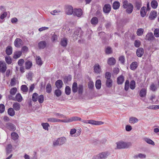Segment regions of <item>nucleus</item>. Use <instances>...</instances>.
Segmentation results:
<instances>
[{
	"mask_svg": "<svg viewBox=\"0 0 159 159\" xmlns=\"http://www.w3.org/2000/svg\"><path fill=\"white\" fill-rule=\"evenodd\" d=\"M122 7L123 9H126V12L128 14L131 13L134 9L133 5L129 2L127 0H123L122 1Z\"/></svg>",
	"mask_w": 159,
	"mask_h": 159,
	"instance_id": "nucleus-1",
	"label": "nucleus"
},
{
	"mask_svg": "<svg viewBox=\"0 0 159 159\" xmlns=\"http://www.w3.org/2000/svg\"><path fill=\"white\" fill-rule=\"evenodd\" d=\"M116 144L117 148L118 149L128 148L132 145L131 143L130 142H119L117 143Z\"/></svg>",
	"mask_w": 159,
	"mask_h": 159,
	"instance_id": "nucleus-2",
	"label": "nucleus"
},
{
	"mask_svg": "<svg viewBox=\"0 0 159 159\" xmlns=\"http://www.w3.org/2000/svg\"><path fill=\"white\" fill-rule=\"evenodd\" d=\"M109 155V153L108 152H103L96 156H94L93 159H105Z\"/></svg>",
	"mask_w": 159,
	"mask_h": 159,
	"instance_id": "nucleus-3",
	"label": "nucleus"
},
{
	"mask_svg": "<svg viewBox=\"0 0 159 159\" xmlns=\"http://www.w3.org/2000/svg\"><path fill=\"white\" fill-rule=\"evenodd\" d=\"M83 33V32L82 31L81 29L80 28H77L75 29V32H74L73 38H74V39H77V37L78 36L79 37H81V36L82 35Z\"/></svg>",
	"mask_w": 159,
	"mask_h": 159,
	"instance_id": "nucleus-4",
	"label": "nucleus"
},
{
	"mask_svg": "<svg viewBox=\"0 0 159 159\" xmlns=\"http://www.w3.org/2000/svg\"><path fill=\"white\" fill-rule=\"evenodd\" d=\"M7 69V65L4 62L0 61V72L4 73Z\"/></svg>",
	"mask_w": 159,
	"mask_h": 159,
	"instance_id": "nucleus-5",
	"label": "nucleus"
},
{
	"mask_svg": "<svg viewBox=\"0 0 159 159\" xmlns=\"http://www.w3.org/2000/svg\"><path fill=\"white\" fill-rule=\"evenodd\" d=\"M83 12L81 8L75 9L74 10L73 15L77 17H80L82 15Z\"/></svg>",
	"mask_w": 159,
	"mask_h": 159,
	"instance_id": "nucleus-6",
	"label": "nucleus"
},
{
	"mask_svg": "<svg viewBox=\"0 0 159 159\" xmlns=\"http://www.w3.org/2000/svg\"><path fill=\"white\" fill-rule=\"evenodd\" d=\"M6 127L8 129L11 131H14L16 129L15 125L11 123H7L6 124Z\"/></svg>",
	"mask_w": 159,
	"mask_h": 159,
	"instance_id": "nucleus-7",
	"label": "nucleus"
},
{
	"mask_svg": "<svg viewBox=\"0 0 159 159\" xmlns=\"http://www.w3.org/2000/svg\"><path fill=\"white\" fill-rule=\"evenodd\" d=\"M22 40L20 38H17L16 39L14 42L15 46L17 48H19L22 45Z\"/></svg>",
	"mask_w": 159,
	"mask_h": 159,
	"instance_id": "nucleus-8",
	"label": "nucleus"
},
{
	"mask_svg": "<svg viewBox=\"0 0 159 159\" xmlns=\"http://www.w3.org/2000/svg\"><path fill=\"white\" fill-rule=\"evenodd\" d=\"M155 39L154 36L152 32L148 33L145 36V39L148 41H152Z\"/></svg>",
	"mask_w": 159,
	"mask_h": 159,
	"instance_id": "nucleus-9",
	"label": "nucleus"
},
{
	"mask_svg": "<svg viewBox=\"0 0 159 159\" xmlns=\"http://www.w3.org/2000/svg\"><path fill=\"white\" fill-rule=\"evenodd\" d=\"M111 9V7L109 4H106L104 5L103 10L104 13H109Z\"/></svg>",
	"mask_w": 159,
	"mask_h": 159,
	"instance_id": "nucleus-10",
	"label": "nucleus"
},
{
	"mask_svg": "<svg viewBox=\"0 0 159 159\" xmlns=\"http://www.w3.org/2000/svg\"><path fill=\"white\" fill-rule=\"evenodd\" d=\"M73 7L70 6L66 7V13L68 15H71L72 14H73Z\"/></svg>",
	"mask_w": 159,
	"mask_h": 159,
	"instance_id": "nucleus-11",
	"label": "nucleus"
},
{
	"mask_svg": "<svg viewBox=\"0 0 159 159\" xmlns=\"http://www.w3.org/2000/svg\"><path fill=\"white\" fill-rule=\"evenodd\" d=\"M88 123L94 125H100L103 124L104 123L101 121H97L90 120H89Z\"/></svg>",
	"mask_w": 159,
	"mask_h": 159,
	"instance_id": "nucleus-12",
	"label": "nucleus"
},
{
	"mask_svg": "<svg viewBox=\"0 0 159 159\" xmlns=\"http://www.w3.org/2000/svg\"><path fill=\"white\" fill-rule=\"evenodd\" d=\"M47 46V43L45 41H40L38 44V47L39 49H43Z\"/></svg>",
	"mask_w": 159,
	"mask_h": 159,
	"instance_id": "nucleus-13",
	"label": "nucleus"
},
{
	"mask_svg": "<svg viewBox=\"0 0 159 159\" xmlns=\"http://www.w3.org/2000/svg\"><path fill=\"white\" fill-rule=\"evenodd\" d=\"M136 55L139 57H141L144 53V50L143 48H139L136 51Z\"/></svg>",
	"mask_w": 159,
	"mask_h": 159,
	"instance_id": "nucleus-14",
	"label": "nucleus"
},
{
	"mask_svg": "<svg viewBox=\"0 0 159 159\" xmlns=\"http://www.w3.org/2000/svg\"><path fill=\"white\" fill-rule=\"evenodd\" d=\"M107 63L110 66H113L115 64L116 60L113 57H110L108 59Z\"/></svg>",
	"mask_w": 159,
	"mask_h": 159,
	"instance_id": "nucleus-15",
	"label": "nucleus"
},
{
	"mask_svg": "<svg viewBox=\"0 0 159 159\" xmlns=\"http://www.w3.org/2000/svg\"><path fill=\"white\" fill-rule=\"evenodd\" d=\"M68 40L67 38H64L61 39L60 43L61 45L63 47H66L67 44Z\"/></svg>",
	"mask_w": 159,
	"mask_h": 159,
	"instance_id": "nucleus-16",
	"label": "nucleus"
},
{
	"mask_svg": "<svg viewBox=\"0 0 159 159\" xmlns=\"http://www.w3.org/2000/svg\"><path fill=\"white\" fill-rule=\"evenodd\" d=\"M94 70L95 73L97 74L100 73L101 71V69L100 65L98 64H96L94 65Z\"/></svg>",
	"mask_w": 159,
	"mask_h": 159,
	"instance_id": "nucleus-17",
	"label": "nucleus"
},
{
	"mask_svg": "<svg viewBox=\"0 0 159 159\" xmlns=\"http://www.w3.org/2000/svg\"><path fill=\"white\" fill-rule=\"evenodd\" d=\"M157 12L155 11H152L150 14L149 18L151 20H154L157 16Z\"/></svg>",
	"mask_w": 159,
	"mask_h": 159,
	"instance_id": "nucleus-18",
	"label": "nucleus"
},
{
	"mask_svg": "<svg viewBox=\"0 0 159 159\" xmlns=\"http://www.w3.org/2000/svg\"><path fill=\"white\" fill-rule=\"evenodd\" d=\"M63 85V82L61 80H57L55 83V85L56 87L58 89H61Z\"/></svg>",
	"mask_w": 159,
	"mask_h": 159,
	"instance_id": "nucleus-19",
	"label": "nucleus"
},
{
	"mask_svg": "<svg viewBox=\"0 0 159 159\" xmlns=\"http://www.w3.org/2000/svg\"><path fill=\"white\" fill-rule=\"evenodd\" d=\"M124 81V77L122 75L119 76L117 79V83L118 84H122Z\"/></svg>",
	"mask_w": 159,
	"mask_h": 159,
	"instance_id": "nucleus-20",
	"label": "nucleus"
},
{
	"mask_svg": "<svg viewBox=\"0 0 159 159\" xmlns=\"http://www.w3.org/2000/svg\"><path fill=\"white\" fill-rule=\"evenodd\" d=\"M146 7H143L140 11V15L141 17H143L146 15L147 13Z\"/></svg>",
	"mask_w": 159,
	"mask_h": 159,
	"instance_id": "nucleus-21",
	"label": "nucleus"
},
{
	"mask_svg": "<svg viewBox=\"0 0 159 159\" xmlns=\"http://www.w3.org/2000/svg\"><path fill=\"white\" fill-rule=\"evenodd\" d=\"M64 82L65 84H67L69 81H70L72 79L71 75H69L63 77Z\"/></svg>",
	"mask_w": 159,
	"mask_h": 159,
	"instance_id": "nucleus-22",
	"label": "nucleus"
},
{
	"mask_svg": "<svg viewBox=\"0 0 159 159\" xmlns=\"http://www.w3.org/2000/svg\"><path fill=\"white\" fill-rule=\"evenodd\" d=\"M147 89L145 88L142 89L139 93V96L141 97H144L146 96Z\"/></svg>",
	"mask_w": 159,
	"mask_h": 159,
	"instance_id": "nucleus-23",
	"label": "nucleus"
},
{
	"mask_svg": "<svg viewBox=\"0 0 159 159\" xmlns=\"http://www.w3.org/2000/svg\"><path fill=\"white\" fill-rule=\"evenodd\" d=\"M25 69L28 70L30 69L32 66V63L31 61L28 60L25 62Z\"/></svg>",
	"mask_w": 159,
	"mask_h": 159,
	"instance_id": "nucleus-24",
	"label": "nucleus"
},
{
	"mask_svg": "<svg viewBox=\"0 0 159 159\" xmlns=\"http://www.w3.org/2000/svg\"><path fill=\"white\" fill-rule=\"evenodd\" d=\"M135 7L137 10H139L142 6L141 1H139L138 0H136L134 3Z\"/></svg>",
	"mask_w": 159,
	"mask_h": 159,
	"instance_id": "nucleus-25",
	"label": "nucleus"
},
{
	"mask_svg": "<svg viewBox=\"0 0 159 159\" xmlns=\"http://www.w3.org/2000/svg\"><path fill=\"white\" fill-rule=\"evenodd\" d=\"M12 52V48L11 46H8L6 48V53L7 55H10Z\"/></svg>",
	"mask_w": 159,
	"mask_h": 159,
	"instance_id": "nucleus-26",
	"label": "nucleus"
},
{
	"mask_svg": "<svg viewBox=\"0 0 159 159\" xmlns=\"http://www.w3.org/2000/svg\"><path fill=\"white\" fill-rule=\"evenodd\" d=\"M120 6V3L118 1L114 2L112 4V8L114 10L118 9Z\"/></svg>",
	"mask_w": 159,
	"mask_h": 159,
	"instance_id": "nucleus-27",
	"label": "nucleus"
},
{
	"mask_svg": "<svg viewBox=\"0 0 159 159\" xmlns=\"http://www.w3.org/2000/svg\"><path fill=\"white\" fill-rule=\"evenodd\" d=\"M138 67V63L136 61L133 62L130 65V68L131 70H135Z\"/></svg>",
	"mask_w": 159,
	"mask_h": 159,
	"instance_id": "nucleus-28",
	"label": "nucleus"
},
{
	"mask_svg": "<svg viewBox=\"0 0 159 159\" xmlns=\"http://www.w3.org/2000/svg\"><path fill=\"white\" fill-rule=\"evenodd\" d=\"M101 81L100 80L98 79L96 81L95 85L96 88L97 89H100L101 87Z\"/></svg>",
	"mask_w": 159,
	"mask_h": 159,
	"instance_id": "nucleus-29",
	"label": "nucleus"
},
{
	"mask_svg": "<svg viewBox=\"0 0 159 159\" xmlns=\"http://www.w3.org/2000/svg\"><path fill=\"white\" fill-rule=\"evenodd\" d=\"M7 155L12 151V146L11 144L7 145L6 148Z\"/></svg>",
	"mask_w": 159,
	"mask_h": 159,
	"instance_id": "nucleus-30",
	"label": "nucleus"
},
{
	"mask_svg": "<svg viewBox=\"0 0 159 159\" xmlns=\"http://www.w3.org/2000/svg\"><path fill=\"white\" fill-rule=\"evenodd\" d=\"M113 81L111 79L107 80L106 82V85L108 88H111L112 85Z\"/></svg>",
	"mask_w": 159,
	"mask_h": 159,
	"instance_id": "nucleus-31",
	"label": "nucleus"
},
{
	"mask_svg": "<svg viewBox=\"0 0 159 159\" xmlns=\"http://www.w3.org/2000/svg\"><path fill=\"white\" fill-rule=\"evenodd\" d=\"M78 94L81 95L83 93L84 87L82 84H80L78 85Z\"/></svg>",
	"mask_w": 159,
	"mask_h": 159,
	"instance_id": "nucleus-32",
	"label": "nucleus"
},
{
	"mask_svg": "<svg viewBox=\"0 0 159 159\" xmlns=\"http://www.w3.org/2000/svg\"><path fill=\"white\" fill-rule=\"evenodd\" d=\"M58 139L60 146L65 144L66 141V139L65 137H62Z\"/></svg>",
	"mask_w": 159,
	"mask_h": 159,
	"instance_id": "nucleus-33",
	"label": "nucleus"
},
{
	"mask_svg": "<svg viewBox=\"0 0 159 159\" xmlns=\"http://www.w3.org/2000/svg\"><path fill=\"white\" fill-rule=\"evenodd\" d=\"M77 84L76 82H74L72 86V91L74 93H76L78 89Z\"/></svg>",
	"mask_w": 159,
	"mask_h": 159,
	"instance_id": "nucleus-34",
	"label": "nucleus"
},
{
	"mask_svg": "<svg viewBox=\"0 0 159 159\" xmlns=\"http://www.w3.org/2000/svg\"><path fill=\"white\" fill-rule=\"evenodd\" d=\"M20 105L18 102L14 103L13 105V107L16 111H19L20 109Z\"/></svg>",
	"mask_w": 159,
	"mask_h": 159,
	"instance_id": "nucleus-35",
	"label": "nucleus"
},
{
	"mask_svg": "<svg viewBox=\"0 0 159 159\" xmlns=\"http://www.w3.org/2000/svg\"><path fill=\"white\" fill-rule=\"evenodd\" d=\"M105 53L106 54H109L112 53L113 51L111 48L107 46L105 49Z\"/></svg>",
	"mask_w": 159,
	"mask_h": 159,
	"instance_id": "nucleus-36",
	"label": "nucleus"
},
{
	"mask_svg": "<svg viewBox=\"0 0 159 159\" xmlns=\"http://www.w3.org/2000/svg\"><path fill=\"white\" fill-rule=\"evenodd\" d=\"M36 64L39 66H41L43 64L41 57L39 56L37 57L36 58Z\"/></svg>",
	"mask_w": 159,
	"mask_h": 159,
	"instance_id": "nucleus-37",
	"label": "nucleus"
},
{
	"mask_svg": "<svg viewBox=\"0 0 159 159\" xmlns=\"http://www.w3.org/2000/svg\"><path fill=\"white\" fill-rule=\"evenodd\" d=\"M22 52L20 51H16L14 52L13 58L15 59L19 58L21 55Z\"/></svg>",
	"mask_w": 159,
	"mask_h": 159,
	"instance_id": "nucleus-38",
	"label": "nucleus"
},
{
	"mask_svg": "<svg viewBox=\"0 0 159 159\" xmlns=\"http://www.w3.org/2000/svg\"><path fill=\"white\" fill-rule=\"evenodd\" d=\"M7 113L9 115L11 116H13L15 115V111L12 108H10L8 109Z\"/></svg>",
	"mask_w": 159,
	"mask_h": 159,
	"instance_id": "nucleus-39",
	"label": "nucleus"
},
{
	"mask_svg": "<svg viewBox=\"0 0 159 159\" xmlns=\"http://www.w3.org/2000/svg\"><path fill=\"white\" fill-rule=\"evenodd\" d=\"M48 121L52 122H61L62 121L61 120L54 118H49L48 119Z\"/></svg>",
	"mask_w": 159,
	"mask_h": 159,
	"instance_id": "nucleus-40",
	"label": "nucleus"
},
{
	"mask_svg": "<svg viewBox=\"0 0 159 159\" xmlns=\"http://www.w3.org/2000/svg\"><path fill=\"white\" fill-rule=\"evenodd\" d=\"M98 22V19L96 17H93L91 20V23L92 25H96Z\"/></svg>",
	"mask_w": 159,
	"mask_h": 159,
	"instance_id": "nucleus-41",
	"label": "nucleus"
},
{
	"mask_svg": "<svg viewBox=\"0 0 159 159\" xmlns=\"http://www.w3.org/2000/svg\"><path fill=\"white\" fill-rule=\"evenodd\" d=\"M11 139L14 140H16L18 138L19 136L17 133L15 132H13L11 133Z\"/></svg>",
	"mask_w": 159,
	"mask_h": 159,
	"instance_id": "nucleus-42",
	"label": "nucleus"
},
{
	"mask_svg": "<svg viewBox=\"0 0 159 159\" xmlns=\"http://www.w3.org/2000/svg\"><path fill=\"white\" fill-rule=\"evenodd\" d=\"M151 4V7L153 8L156 9L157 8L158 6V3L155 0L152 1Z\"/></svg>",
	"mask_w": 159,
	"mask_h": 159,
	"instance_id": "nucleus-43",
	"label": "nucleus"
},
{
	"mask_svg": "<svg viewBox=\"0 0 159 159\" xmlns=\"http://www.w3.org/2000/svg\"><path fill=\"white\" fill-rule=\"evenodd\" d=\"M39 96L38 94L36 93H34L32 95V100L34 102H36L38 100Z\"/></svg>",
	"mask_w": 159,
	"mask_h": 159,
	"instance_id": "nucleus-44",
	"label": "nucleus"
},
{
	"mask_svg": "<svg viewBox=\"0 0 159 159\" xmlns=\"http://www.w3.org/2000/svg\"><path fill=\"white\" fill-rule=\"evenodd\" d=\"M138 121L137 118L134 117H131L129 118V122L130 123L134 124L137 122Z\"/></svg>",
	"mask_w": 159,
	"mask_h": 159,
	"instance_id": "nucleus-45",
	"label": "nucleus"
},
{
	"mask_svg": "<svg viewBox=\"0 0 159 159\" xmlns=\"http://www.w3.org/2000/svg\"><path fill=\"white\" fill-rule=\"evenodd\" d=\"M88 87L90 90H92L94 89V83L92 81H90L88 83Z\"/></svg>",
	"mask_w": 159,
	"mask_h": 159,
	"instance_id": "nucleus-46",
	"label": "nucleus"
},
{
	"mask_svg": "<svg viewBox=\"0 0 159 159\" xmlns=\"http://www.w3.org/2000/svg\"><path fill=\"white\" fill-rule=\"evenodd\" d=\"M46 92L48 93H50L52 90V87L51 85L48 83L47 84L46 87Z\"/></svg>",
	"mask_w": 159,
	"mask_h": 159,
	"instance_id": "nucleus-47",
	"label": "nucleus"
},
{
	"mask_svg": "<svg viewBox=\"0 0 159 159\" xmlns=\"http://www.w3.org/2000/svg\"><path fill=\"white\" fill-rule=\"evenodd\" d=\"M62 92L59 89H57L55 90L54 92V94L56 97H58L61 96Z\"/></svg>",
	"mask_w": 159,
	"mask_h": 159,
	"instance_id": "nucleus-48",
	"label": "nucleus"
},
{
	"mask_svg": "<svg viewBox=\"0 0 159 159\" xmlns=\"http://www.w3.org/2000/svg\"><path fill=\"white\" fill-rule=\"evenodd\" d=\"M16 99L18 102H21L22 100V98L20 93H18L16 96Z\"/></svg>",
	"mask_w": 159,
	"mask_h": 159,
	"instance_id": "nucleus-49",
	"label": "nucleus"
},
{
	"mask_svg": "<svg viewBox=\"0 0 159 159\" xmlns=\"http://www.w3.org/2000/svg\"><path fill=\"white\" fill-rule=\"evenodd\" d=\"M136 83L134 80H132L130 81V88L132 90L134 89L135 87Z\"/></svg>",
	"mask_w": 159,
	"mask_h": 159,
	"instance_id": "nucleus-50",
	"label": "nucleus"
},
{
	"mask_svg": "<svg viewBox=\"0 0 159 159\" xmlns=\"http://www.w3.org/2000/svg\"><path fill=\"white\" fill-rule=\"evenodd\" d=\"M144 140L147 143L149 144H151L152 145H155L154 142L149 139L145 138L144 139Z\"/></svg>",
	"mask_w": 159,
	"mask_h": 159,
	"instance_id": "nucleus-51",
	"label": "nucleus"
},
{
	"mask_svg": "<svg viewBox=\"0 0 159 159\" xmlns=\"http://www.w3.org/2000/svg\"><path fill=\"white\" fill-rule=\"evenodd\" d=\"M81 120V118L77 116H73L70 118V122L73 121H76Z\"/></svg>",
	"mask_w": 159,
	"mask_h": 159,
	"instance_id": "nucleus-52",
	"label": "nucleus"
},
{
	"mask_svg": "<svg viewBox=\"0 0 159 159\" xmlns=\"http://www.w3.org/2000/svg\"><path fill=\"white\" fill-rule=\"evenodd\" d=\"M41 125L42 126L43 129L46 130H48V127L50 126V125L48 123H42Z\"/></svg>",
	"mask_w": 159,
	"mask_h": 159,
	"instance_id": "nucleus-53",
	"label": "nucleus"
},
{
	"mask_svg": "<svg viewBox=\"0 0 159 159\" xmlns=\"http://www.w3.org/2000/svg\"><path fill=\"white\" fill-rule=\"evenodd\" d=\"M17 91V89L16 87L13 88L11 89L10 91V94L14 95H15Z\"/></svg>",
	"mask_w": 159,
	"mask_h": 159,
	"instance_id": "nucleus-54",
	"label": "nucleus"
},
{
	"mask_svg": "<svg viewBox=\"0 0 159 159\" xmlns=\"http://www.w3.org/2000/svg\"><path fill=\"white\" fill-rule=\"evenodd\" d=\"M71 92V89L69 86H66L65 89V93L67 95H69Z\"/></svg>",
	"mask_w": 159,
	"mask_h": 159,
	"instance_id": "nucleus-55",
	"label": "nucleus"
},
{
	"mask_svg": "<svg viewBox=\"0 0 159 159\" xmlns=\"http://www.w3.org/2000/svg\"><path fill=\"white\" fill-rule=\"evenodd\" d=\"M129 81L128 80H126L125 81V90L126 91H127L129 89Z\"/></svg>",
	"mask_w": 159,
	"mask_h": 159,
	"instance_id": "nucleus-56",
	"label": "nucleus"
},
{
	"mask_svg": "<svg viewBox=\"0 0 159 159\" xmlns=\"http://www.w3.org/2000/svg\"><path fill=\"white\" fill-rule=\"evenodd\" d=\"M144 30L142 28L138 29L137 31L136 34L137 35L139 36L142 35L143 33Z\"/></svg>",
	"mask_w": 159,
	"mask_h": 159,
	"instance_id": "nucleus-57",
	"label": "nucleus"
},
{
	"mask_svg": "<svg viewBox=\"0 0 159 159\" xmlns=\"http://www.w3.org/2000/svg\"><path fill=\"white\" fill-rule=\"evenodd\" d=\"M21 90L24 92H26L28 91V89L27 86L25 85H23L21 86Z\"/></svg>",
	"mask_w": 159,
	"mask_h": 159,
	"instance_id": "nucleus-58",
	"label": "nucleus"
},
{
	"mask_svg": "<svg viewBox=\"0 0 159 159\" xmlns=\"http://www.w3.org/2000/svg\"><path fill=\"white\" fill-rule=\"evenodd\" d=\"M5 61L8 64H10L12 63V59L10 57H6L5 58Z\"/></svg>",
	"mask_w": 159,
	"mask_h": 159,
	"instance_id": "nucleus-59",
	"label": "nucleus"
},
{
	"mask_svg": "<svg viewBox=\"0 0 159 159\" xmlns=\"http://www.w3.org/2000/svg\"><path fill=\"white\" fill-rule=\"evenodd\" d=\"M44 98L43 95H40L39 96L38 100L40 103H42L44 101Z\"/></svg>",
	"mask_w": 159,
	"mask_h": 159,
	"instance_id": "nucleus-60",
	"label": "nucleus"
},
{
	"mask_svg": "<svg viewBox=\"0 0 159 159\" xmlns=\"http://www.w3.org/2000/svg\"><path fill=\"white\" fill-rule=\"evenodd\" d=\"M141 45V42L139 40H136L134 42V46L136 48L139 47Z\"/></svg>",
	"mask_w": 159,
	"mask_h": 159,
	"instance_id": "nucleus-61",
	"label": "nucleus"
},
{
	"mask_svg": "<svg viewBox=\"0 0 159 159\" xmlns=\"http://www.w3.org/2000/svg\"><path fill=\"white\" fill-rule=\"evenodd\" d=\"M105 77L107 80L111 79V73L109 72H106L105 74Z\"/></svg>",
	"mask_w": 159,
	"mask_h": 159,
	"instance_id": "nucleus-62",
	"label": "nucleus"
},
{
	"mask_svg": "<svg viewBox=\"0 0 159 159\" xmlns=\"http://www.w3.org/2000/svg\"><path fill=\"white\" fill-rule=\"evenodd\" d=\"M154 34L156 37H159V29H156L154 31Z\"/></svg>",
	"mask_w": 159,
	"mask_h": 159,
	"instance_id": "nucleus-63",
	"label": "nucleus"
},
{
	"mask_svg": "<svg viewBox=\"0 0 159 159\" xmlns=\"http://www.w3.org/2000/svg\"><path fill=\"white\" fill-rule=\"evenodd\" d=\"M51 40L52 42H54L57 39V36L54 34H52L51 38Z\"/></svg>",
	"mask_w": 159,
	"mask_h": 159,
	"instance_id": "nucleus-64",
	"label": "nucleus"
}]
</instances>
